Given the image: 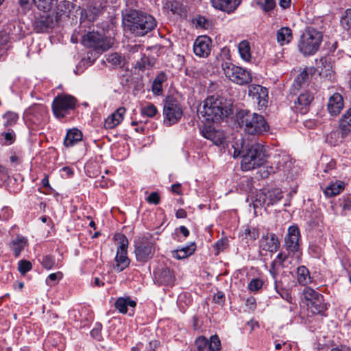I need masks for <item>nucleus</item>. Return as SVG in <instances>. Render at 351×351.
<instances>
[{"instance_id": "nucleus-1", "label": "nucleus", "mask_w": 351, "mask_h": 351, "mask_svg": "<svg viewBox=\"0 0 351 351\" xmlns=\"http://www.w3.org/2000/svg\"><path fill=\"white\" fill-rule=\"evenodd\" d=\"M233 157H241V169L250 171L259 167L267 161V155L264 147L258 143H246L242 138L232 144Z\"/></svg>"}, {"instance_id": "nucleus-2", "label": "nucleus", "mask_w": 351, "mask_h": 351, "mask_svg": "<svg viewBox=\"0 0 351 351\" xmlns=\"http://www.w3.org/2000/svg\"><path fill=\"white\" fill-rule=\"evenodd\" d=\"M230 111L226 99L217 95H212L205 99L203 106L198 110V115L203 119L202 121L209 123L228 117Z\"/></svg>"}, {"instance_id": "nucleus-3", "label": "nucleus", "mask_w": 351, "mask_h": 351, "mask_svg": "<svg viewBox=\"0 0 351 351\" xmlns=\"http://www.w3.org/2000/svg\"><path fill=\"white\" fill-rule=\"evenodd\" d=\"M123 23L130 33L143 36L156 27V21L146 12L132 10L123 16Z\"/></svg>"}, {"instance_id": "nucleus-4", "label": "nucleus", "mask_w": 351, "mask_h": 351, "mask_svg": "<svg viewBox=\"0 0 351 351\" xmlns=\"http://www.w3.org/2000/svg\"><path fill=\"white\" fill-rule=\"evenodd\" d=\"M237 118L240 127L250 135H261L269 129L264 117L256 112L241 110L238 113Z\"/></svg>"}, {"instance_id": "nucleus-5", "label": "nucleus", "mask_w": 351, "mask_h": 351, "mask_svg": "<svg viewBox=\"0 0 351 351\" xmlns=\"http://www.w3.org/2000/svg\"><path fill=\"white\" fill-rule=\"evenodd\" d=\"M322 38L321 32L313 27H308L300 38L298 49L305 56L313 55L318 51Z\"/></svg>"}, {"instance_id": "nucleus-6", "label": "nucleus", "mask_w": 351, "mask_h": 351, "mask_svg": "<svg viewBox=\"0 0 351 351\" xmlns=\"http://www.w3.org/2000/svg\"><path fill=\"white\" fill-rule=\"evenodd\" d=\"M134 253L137 261L146 263L153 258L156 251V241L149 234L139 237L134 242Z\"/></svg>"}, {"instance_id": "nucleus-7", "label": "nucleus", "mask_w": 351, "mask_h": 351, "mask_svg": "<svg viewBox=\"0 0 351 351\" xmlns=\"http://www.w3.org/2000/svg\"><path fill=\"white\" fill-rule=\"evenodd\" d=\"M221 66L226 77L236 84L244 86L252 81V73L246 69L228 62H223Z\"/></svg>"}, {"instance_id": "nucleus-8", "label": "nucleus", "mask_w": 351, "mask_h": 351, "mask_svg": "<svg viewBox=\"0 0 351 351\" xmlns=\"http://www.w3.org/2000/svg\"><path fill=\"white\" fill-rule=\"evenodd\" d=\"M273 166L267 167V169L261 173L263 177H267L271 173L275 172H282L284 176H292L293 163L291 156L285 153L278 154L274 156Z\"/></svg>"}, {"instance_id": "nucleus-9", "label": "nucleus", "mask_w": 351, "mask_h": 351, "mask_svg": "<svg viewBox=\"0 0 351 351\" xmlns=\"http://www.w3.org/2000/svg\"><path fill=\"white\" fill-rule=\"evenodd\" d=\"M183 114V110L179 101L171 96L166 98L164 107V123L170 126L172 125L181 119Z\"/></svg>"}, {"instance_id": "nucleus-10", "label": "nucleus", "mask_w": 351, "mask_h": 351, "mask_svg": "<svg viewBox=\"0 0 351 351\" xmlns=\"http://www.w3.org/2000/svg\"><path fill=\"white\" fill-rule=\"evenodd\" d=\"M82 42L84 46L93 48L97 53L109 49L113 44L110 38L104 37L101 34L95 32L84 35Z\"/></svg>"}, {"instance_id": "nucleus-11", "label": "nucleus", "mask_w": 351, "mask_h": 351, "mask_svg": "<svg viewBox=\"0 0 351 351\" xmlns=\"http://www.w3.org/2000/svg\"><path fill=\"white\" fill-rule=\"evenodd\" d=\"M77 100L69 95H58L53 101L52 111L55 117L59 119H63L70 110H74Z\"/></svg>"}, {"instance_id": "nucleus-12", "label": "nucleus", "mask_w": 351, "mask_h": 351, "mask_svg": "<svg viewBox=\"0 0 351 351\" xmlns=\"http://www.w3.org/2000/svg\"><path fill=\"white\" fill-rule=\"evenodd\" d=\"M283 247L288 254L296 258L300 257L301 254L300 232L298 226H291L288 228Z\"/></svg>"}, {"instance_id": "nucleus-13", "label": "nucleus", "mask_w": 351, "mask_h": 351, "mask_svg": "<svg viewBox=\"0 0 351 351\" xmlns=\"http://www.w3.org/2000/svg\"><path fill=\"white\" fill-rule=\"evenodd\" d=\"M302 294L307 302L308 308L313 314H320L326 310L327 306L324 297L319 293L310 287H305Z\"/></svg>"}, {"instance_id": "nucleus-14", "label": "nucleus", "mask_w": 351, "mask_h": 351, "mask_svg": "<svg viewBox=\"0 0 351 351\" xmlns=\"http://www.w3.org/2000/svg\"><path fill=\"white\" fill-rule=\"evenodd\" d=\"M39 10L34 14L33 20L34 29L38 33L46 32L55 26L57 19L54 18L53 14L49 13L48 10Z\"/></svg>"}, {"instance_id": "nucleus-15", "label": "nucleus", "mask_w": 351, "mask_h": 351, "mask_svg": "<svg viewBox=\"0 0 351 351\" xmlns=\"http://www.w3.org/2000/svg\"><path fill=\"white\" fill-rule=\"evenodd\" d=\"M283 197L282 191L280 189L262 191L256 195L254 201V206H269L276 204Z\"/></svg>"}, {"instance_id": "nucleus-16", "label": "nucleus", "mask_w": 351, "mask_h": 351, "mask_svg": "<svg viewBox=\"0 0 351 351\" xmlns=\"http://www.w3.org/2000/svg\"><path fill=\"white\" fill-rule=\"evenodd\" d=\"M128 241L124 237L121 243L119 245L117 250V255L115 257L116 264L114 265V269L117 272H121L130 265V259L127 256V248Z\"/></svg>"}, {"instance_id": "nucleus-17", "label": "nucleus", "mask_w": 351, "mask_h": 351, "mask_svg": "<svg viewBox=\"0 0 351 351\" xmlns=\"http://www.w3.org/2000/svg\"><path fill=\"white\" fill-rule=\"evenodd\" d=\"M316 72V68L307 67L304 69L294 80L292 84L291 93L297 94L301 88L306 87L311 78Z\"/></svg>"}, {"instance_id": "nucleus-18", "label": "nucleus", "mask_w": 351, "mask_h": 351, "mask_svg": "<svg viewBox=\"0 0 351 351\" xmlns=\"http://www.w3.org/2000/svg\"><path fill=\"white\" fill-rule=\"evenodd\" d=\"M316 72V68L307 67L304 69L294 80L292 84L291 93L297 94L301 88L306 87L311 78Z\"/></svg>"}, {"instance_id": "nucleus-19", "label": "nucleus", "mask_w": 351, "mask_h": 351, "mask_svg": "<svg viewBox=\"0 0 351 351\" xmlns=\"http://www.w3.org/2000/svg\"><path fill=\"white\" fill-rule=\"evenodd\" d=\"M154 281L159 285L172 286L176 278L173 271L166 267H158L154 271Z\"/></svg>"}, {"instance_id": "nucleus-20", "label": "nucleus", "mask_w": 351, "mask_h": 351, "mask_svg": "<svg viewBox=\"0 0 351 351\" xmlns=\"http://www.w3.org/2000/svg\"><path fill=\"white\" fill-rule=\"evenodd\" d=\"M211 40L207 36H201L196 38L193 45V51L199 57L206 58L210 52Z\"/></svg>"}, {"instance_id": "nucleus-21", "label": "nucleus", "mask_w": 351, "mask_h": 351, "mask_svg": "<svg viewBox=\"0 0 351 351\" xmlns=\"http://www.w3.org/2000/svg\"><path fill=\"white\" fill-rule=\"evenodd\" d=\"M316 66L319 75L325 78L331 79L333 74L332 61L330 56H323L316 60Z\"/></svg>"}, {"instance_id": "nucleus-22", "label": "nucleus", "mask_w": 351, "mask_h": 351, "mask_svg": "<svg viewBox=\"0 0 351 351\" xmlns=\"http://www.w3.org/2000/svg\"><path fill=\"white\" fill-rule=\"evenodd\" d=\"M248 95L254 97L261 107L266 106L268 96L267 89L261 85L252 84L248 87Z\"/></svg>"}, {"instance_id": "nucleus-23", "label": "nucleus", "mask_w": 351, "mask_h": 351, "mask_svg": "<svg viewBox=\"0 0 351 351\" xmlns=\"http://www.w3.org/2000/svg\"><path fill=\"white\" fill-rule=\"evenodd\" d=\"M274 280L276 291L280 295L282 299L285 300L290 304V306L287 308V310L290 313L291 318L293 317L295 315V310L297 308V304L295 300L292 298L290 292L288 290L282 288L281 283L278 281L277 278Z\"/></svg>"}, {"instance_id": "nucleus-24", "label": "nucleus", "mask_w": 351, "mask_h": 351, "mask_svg": "<svg viewBox=\"0 0 351 351\" xmlns=\"http://www.w3.org/2000/svg\"><path fill=\"white\" fill-rule=\"evenodd\" d=\"M200 131L204 138L210 140L216 145H220L224 141V134L216 130L211 125L205 124Z\"/></svg>"}, {"instance_id": "nucleus-25", "label": "nucleus", "mask_w": 351, "mask_h": 351, "mask_svg": "<svg viewBox=\"0 0 351 351\" xmlns=\"http://www.w3.org/2000/svg\"><path fill=\"white\" fill-rule=\"evenodd\" d=\"M260 247L263 250L274 252L280 247V241L274 233H267L261 239Z\"/></svg>"}, {"instance_id": "nucleus-26", "label": "nucleus", "mask_w": 351, "mask_h": 351, "mask_svg": "<svg viewBox=\"0 0 351 351\" xmlns=\"http://www.w3.org/2000/svg\"><path fill=\"white\" fill-rule=\"evenodd\" d=\"M343 99L339 93H335L330 97L327 104V108L330 115H338L343 108Z\"/></svg>"}, {"instance_id": "nucleus-27", "label": "nucleus", "mask_w": 351, "mask_h": 351, "mask_svg": "<svg viewBox=\"0 0 351 351\" xmlns=\"http://www.w3.org/2000/svg\"><path fill=\"white\" fill-rule=\"evenodd\" d=\"M313 95L308 90H305L299 94L297 101H295V108L298 109L301 113L306 112V108L313 100Z\"/></svg>"}, {"instance_id": "nucleus-28", "label": "nucleus", "mask_w": 351, "mask_h": 351, "mask_svg": "<svg viewBox=\"0 0 351 351\" xmlns=\"http://www.w3.org/2000/svg\"><path fill=\"white\" fill-rule=\"evenodd\" d=\"M125 112V108H119L114 112L105 119L104 127L106 129L115 128L123 121Z\"/></svg>"}, {"instance_id": "nucleus-29", "label": "nucleus", "mask_w": 351, "mask_h": 351, "mask_svg": "<svg viewBox=\"0 0 351 351\" xmlns=\"http://www.w3.org/2000/svg\"><path fill=\"white\" fill-rule=\"evenodd\" d=\"M350 134L347 131L343 130L340 127L330 132L326 136V142L331 145L335 146L342 143Z\"/></svg>"}, {"instance_id": "nucleus-30", "label": "nucleus", "mask_w": 351, "mask_h": 351, "mask_svg": "<svg viewBox=\"0 0 351 351\" xmlns=\"http://www.w3.org/2000/svg\"><path fill=\"white\" fill-rule=\"evenodd\" d=\"M241 0H213L216 8L228 13L233 12L240 5Z\"/></svg>"}, {"instance_id": "nucleus-31", "label": "nucleus", "mask_w": 351, "mask_h": 351, "mask_svg": "<svg viewBox=\"0 0 351 351\" xmlns=\"http://www.w3.org/2000/svg\"><path fill=\"white\" fill-rule=\"evenodd\" d=\"M289 256H291L288 254L287 252H280L276 258L271 262V267L269 269V274H271L273 279L277 278V267L281 266L282 267H285V263L287 260Z\"/></svg>"}, {"instance_id": "nucleus-32", "label": "nucleus", "mask_w": 351, "mask_h": 351, "mask_svg": "<svg viewBox=\"0 0 351 351\" xmlns=\"http://www.w3.org/2000/svg\"><path fill=\"white\" fill-rule=\"evenodd\" d=\"M195 250L196 245L194 242H192L182 248H178L172 251V257L177 260L184 259L192 255L195 252Z\"/></svg>"}, {"instance_id": "nucleus-33", "label": "nucleus", "mask_w": 351, "mask_h": 351, "mask_svg": "<svg viewBox=\"0 0 351 351\" xmlns=\"http://www.w3.org/2000/svg\"><path fill=\"white\" fill-rule=\"evenodd\" d=\"M82 139V133L77 128L69 130L64 139L65 147H72Z\"/></svg>"}, {"instance_id": "nucleus-34", "label": "nucleus", "mask_w": 351, "mask_h": 351, "mask_svg": "<svg viewBox=\"0 0 351 351\" xmlns=\"http://www.w3.org/2000/svg\"><path fill=\"white\" fill-rule=\"evenodd\" d=\"M276 38L278 43L281 45H285L291 42L293 38L292 30L287 27H281L277 31Z\"/></svg>"}, {"instance_id": "nucleus-35", "label": "nucleus", "mask_w": 351, "mask_h": 351, "mask_svg": "<svg viewBox=\"0 0 351 351\" xmlns=\"http://www.w3.org/2000/svg\"><path fill=\"white\" fill-rule=\"evenodd\" d=\"M72 8L73 5L69 1H60L57 6L56 16H54V18L57 19V22L64 16H69Z\"/></svg>"}, {"instance_id": "nucleus-36", "label": "nucleus", "mask_w": 351, "mask_h": 351, "mask_svg": "<svg viewBox=\"0 0 351 351\" xmlns=\"http://www.w3.org/2000/svg\"><path fill=\"white\" fill-rule=\"evenodd\" d=\"M238 50L241 59L250 62L252 59L250 44L247 40H243L238 45Z\"/></svg>"}, {"instance_id": "nucleus-37", "label": "nucleus", "mask_w": 351, "mask_h": 351, "mask_svg": "<svg viewBox=\"0 0 351 351\" xmlns=\"http://www.w3.org/2000/svg\"><path fill=\"white\" fill-rule=\"evenodd\" d=\"M115 307L121 313H126L128 306L134 308L136 303L130 298H119L115 302Z\"/></svg>"}, {"instance_id": "nucleus-38", "label": "nucleus", "mask_w": 351, "mask_h": 351, "mask_svg": "<svg viewBox=\"0 0 351 351\" xmlns=\"http://www.w3.org/2000/svg\"><path fill=\"white\" fill-rule=\"evenodd\" d=\"M343 188L344 186L342 182H336L326 186L324 193L327 197H330L339 194L340 192L343 191Z\"/></svg>"}, {"instance_id": "nucleus-39", "label": "nucleus", "mask_w": 351, "mask_h": 351, "mask_svg": "<svg viewBox=\"0 0 351 351\" xmlns=\"http://www.w3.org/2000/svg\"><path fill=\"white\" fill-rule=\"evenodd\" d=\"M297 278L298 282L304 286L307 285L311 282L309 271L304 266H300L298 268Z\"/></svg>"}, {"instance_id": "nucleus-40", "label": "nucleus", "mask_w": 351, "mask_h": 351, "mask_svg": "<svg viewBox=\"0 0 351 351\" xmlns=\"http://www.w3.org/2000/svg\"><path fill=\"white\" fill-rule=\"evenodd\" d=\"M26 245V239L24 237H17L11 243V248L15 257H18Z\"/></svg>"}, {"instance_id": "nucleus-41", "label": "nucleus", "mask_w": 351, "mask_h": 351, "mask_svg": "<svg viewBox=\"0 0 351 351\" xmlns=\"http://www.w3.org/2000/svg\"><path fill=\"white\" fill-rule=\"evenodd\" d=\"M339 125L343 128V130L351 134V108L341 117L339 121Z\"/></svg>"}, {"instance_id": "nucleus-42", "label": "nucleus", "mask_w": 351, "mask_h": 351, "mask_svg": "<svg viewBox=\"0 0 351 351\" xmlns=\"http://www.w3.org/2000/svg\"><path fill=\"white\" fill-rule=\"evenodd\" d=\"M241 236L245 239L254 241L259 237L258 230L256 228L247 226L241 233Z\"/></svg>"}, {"instance_id": "nucleus-43", "label": "nucleus", "mask_w": 351, "mask_h": 351, "mask_svg": "<svg viewBox=\"0 0 351 351\" xmlns=\"http://www.w3.org/2000/svg\"><path fill=\"white\" fill-rule=\"evenodd\" d=\"M3 119L5 126H13L19 119V114L15 112L8 111L3 115Z\"/></svg>"}, {"instance_id": "nucleus-44", "label": "nucleus", "mask_w": 351, "mask_h": 351, "mask_svg": "<svg viewBox=\"0 0 351 351\" xmlns=\"http://www.w3.org/2000/svg\"><path fill=\"white\" fill-rule=\"evenodd\" d=\"M254 2L265 12L271 11L276 7L275 0H254Z\"/></svg>"}, {"instance_id": "nucleus-45", "label": "nucleus", "mask_w": 351, "mask_h": 351, "mask_svg": "<svg viewBox=\"0 0 351 351\" xmlns=\"http://www.w3.org/2000/svg\"><path fill=\"white\" fill-rule=\"evenodd\" d=\"M106 60L114 66H121L123 63V58L118 53L108 54Z\"/></svg>"}, {"instance_id": "nucleus-46", "label": "nucleus", "mask_w": 351, "mask_h": 351, "mask_svg": "<svg viewBox=\"0 0 351 351\" xmlns=\"http://www.w3.org/2000/svg\"><path fill=\"white\" fill-rule=\"evenodd\" d=\"M34 3L38 10H49L51 5L57 1V0H33Z\"/></svg>"}, {"instance_id": "nucleus-47", "label": "nucleus", "mask_w": 351, "mask_h": 351, "mask_svg": "<svg viewBox=\"0 0 351 351\" xmlns=\"http://www.w3.org/2000/svg\"><path fill=\"white\" fill-rule=\"evenodd\" d=\"M40 263L44 268L49 270L54 267L56 261L53 256L46 255L43 256L42 259L40 260Z\"/></svg>"}, {"instance_id": "nucleus-48", "label": "nucleus", "mask_w": 351, "mask_h": 351, "mask_svg": "<svg viewBox=\"0 0 351 351\" xmlns=\"http://www.w3.org/2000/svg\"><path fill=\"white\" fill-rule=\"evenodd\" d=\"M264 282L263 280L256 278H253L248 284V289L252 292L258 291L263 286Z\"/></svg>"}, {"instance_id": "nucleus-49", "label": "nucleus", "mask_w": 351, "mask_h": 351, "mask_svg": "<svg viewBox=\"0 0 351 351\" xmlns=\"http://www.w3.org/2000/svg\"><path fill=\"white\" fill-rule=\"evenodd\" d=\"M156 113L157 109L152 104H149L148 105L141 108V114L143 116L154 117Z\"/></svg>"}, {"instance_id": "nucleus-50", "label": "nucleus", "mask_w": 351, "mask_h": 351, "mask_svg": "<svg viewBox=\"0 0 351 351\" xmlns=\"http://www.w3.org/2000/svg\"><path fill=\"white\" fill-rule=\"evenodd\" d=\"M341 25L345 29H351V9L347 10L341 17Z\"/></svg>"}, {"instance_id": "nucleus-51", "label": "nucleus", "mask_w": 351, "mask_h": 351, "mask_svg": "<svg viewBox=\"0 0 351 351\" xmlns=\"http://www.w3.org/2000/svg\"><path fill=\"white\" fill-rule=\"evenodd\" d=\"M221 349V341L217 335H213L210 337L208 344V351H219Z\"/></svg>"}, {"instance_id": "nucleus-52", "label": "nucleus", "mask_w": 351, "mask_h": 351, "mask_svg": "<svg viewBox=\"0 0 351 351\" xmlns=\"http://www.w3.org/2000/svg\"><path fill=\"white\" fill-rule=\"evenodd\" d=\"M1 136L3 137V141H2V143L5 145H12L16 138V135L13 130L3 132L1 134Z\"/></svg>"}, {"instance_id": "nucleus-53", "label": "nucleus", "mask_w": 351, "mask_h": 351, "mask_svg": "<svg viewBox=\"0 0 351 351\" xmlns=\"http://www.w3.org/2000/svg\"><path fill=\"white\" fill-rule=\"evenodd\" d=\"M32 263L26 260H21L18 264L19 271L22 274H25L27 271L32 269Z\"/></svg>"}, {"instance_id": "nucleus-54", "label": "nucleus", "mask_w": 351, "mask_h": 351, "mask_svg": "<svg viewBox=\"0 0 351 351\" xmlns=\"http://www.w3.org/2000/svg\"><path fill=\"white\" fill-rule=\"evenodd\" d=\"M143 50V49L141 45H134L130 47L129 53L134 59L136 60L142 56Z\"/></svg>"}, {"instance_id": "nucleus-55", "label": "nucleus", "mask_w": 351, "mask_h": 351, "mask_svg": "<svg viewBox=\"0 0 351 351\" xmlns=\"http://www.w3.org/2000/svg\"><path fill=\"white\" fill-rule=\"evenodd\" d=\"M10 47V36L5 33H0V49L7 51Z\"/></svg>"}, {"instance_id": "nucleus-56", "label": "nucleus", "mask_w": 351, "mask_h": 351, "mask_svg": "<svg viewBox=\"0 0 351 351\" xmlns=\"http://www.w3.org/2000/svg\"><path fill=\"white\" fill-rule=\"evenodd\" d=\"M102 326L99 323H97L95 327L90 331V335L93 338L100 341L101 339V331Z\"/></svg>"}, {"instance_id": "nucleus-57", "label": "nucleus", "mask_w": 351, "mask_h": 351, "mask_svg": "<svg viewBox=\"0 0 351 351\" xmlns=\"http://www.w3.org/2000/svg\"><path fill=\"white\" fill-rule=\"evenodd\" d=\"M62 278V274L61 272L52 273L49 274L46 280V283L48 285H53L55 282Z\"/></svg>"}, {"instance_id": "nucleus-58", "label": "nucleus", "mask_w": 351, "mask_h": 351, "mask_svg": "<svg viewBox=\"0 0 351 351\" xmlns=\"http://www.w3.org/2000/svg\"><path fill=\"white\" fill-rule=\"evenodd\" d=\"M344 215L351 212V197L343 199L340 203Z\"/></svg>"}, {"instance_id": "nucleus-59", "label": "nucleus", "mask_w": 351, "mask_h": 351, "mask_svg": "<svg viewBox=\"0 0 351 351\" xmlns=\"http://www.w3.org/2000/svg\"><path fill=\"white\" fill-rule=\"evenodd\" d=\"M147 62L148 58L144 54H142L140 58L136 60V67L141 70L145 69Z\"/></svg>"}, {"instance_id": "nucleus-60", "label": "nucleus", "mask_w": 351, "mask_h": 351, "mask_svg": "<svg viewBox=\"0 0 351 351\" xmlns=\"http://www.w3.org/2000/svg\"><path fill=\"white\" fill-rule=\"evenodd\" d=\"M160 195L156 192H152L149 194V196L146 198V200L148 203L152 204L154 205H157L160 203Z\"/></svg>"}, {"instance_id": "nucleus-61", "label": "nucleus", "mask_w": 351, "mask_h": 351, "mask_svg": "<svg viewBox=\"0 0 351 351\" xmlns=\"http://www.w3.org/2000/svg\"><path fill=\"white\" fill-rule=\"evenodd\" d=\"M213 301L219 304H223L225 301V295L222 291H217L213 298Z\"/></svg>"}, {"instance_id": "nucleus-62", "label": "nucleus", "mask_w": 351, "mask_h": 351, "mask_svg": "<svg viewBox=\"0 0 351 351\" xmlns=\"http://www.w3.org/2000/svg\"><path fill=\"white\" fill-rule=\"evenodd\" d=\"M196 344L198 350L202 351V350L207 346L208 340L204 337H199L196 340Z\"/></svg>"}, {"instance_id": "nucleus-63", "label": "nucleus", "mask_w": 351, "mask_h": 351, "mask_svg": "<svg viewBox=\"0 0 351 351\" xmlns=\"http://www.w3.org/2000/svg\"><path fill=\"white\" fill-rule=\"evenodd\" d=\"M152 91L154 94L156 95H160L162 93V86L161 84L157 83L156 82H153L152 83Z\"/></svg>"}, {"instance_id": "nucleus-64", "label": "nucleus", "mask_w": 351, "mask_h": 351, "mask_svg": "<svg viewBox=\"0 0 351 351\" xmlns=\"http://www.w3.org/2000/svg\"><path fill=\"white\" fill-rule=\"evenodd\" d=\"M32 3H34L33 0H19L20 6L24 10H29Z\"/></svg>"}]
</instances>
